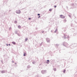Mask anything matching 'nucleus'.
<instances>
[{
	"label": "nucleus",
	"instance_id": "nucleus-1",
	"mask_svg": "<svg viewBox=\"0 0 77 77\" xmlns=\"http://www.w3.org/2000/svg\"><path fill=\"white\" fill-rule=\"evenodd\" d=\"M60 16L61 18H65V16H63V15H60Z\"/></svg>",
	"mask_w": 77,
	"mask_h": 77
},
{
	"label": "nucleus",
	"instance_id": "nucleus-6",
	"mask_svg": "<svg viewBox=\"0 0 77 77\" xmlns=\"http://www.w3.org/2000/svg\"><path fill=\"white\" fill-rule=\"evenodd\" d=\"M18 28H19V29H20V28L21 27V26H18Z\"/></svg>",
	"mask_w": 77,
	"mask_h": 77
},
{
	"label": "nucleus",
	"instance_id": "nucleus-13",
	"mask_svg": "<svg viewBox=\"0 0 77 77\" xmlns=\"http://www.w3.org/2000/svg\"><path fill=\"white\" fill-rule=\"evenodd\" d=\"M38 16L40 15V14H38Z\"/></svg>",
	"mask_w": 77,
	"mask_h": 77
},
{
	"label": "nucleus",
	"instance_id": "nucleus-9",
	"mask_svg": "<svg viewBox=\"0 0 77 77\" xmlns=\"http://www.w3.org/2000/svg\"><path fill=\"white\" fill-rule=\"evenodd\" d=\"M65 71H66L65 70H64L63 71V72H64V73H65Z\"/></svg>",
	"mask_w": 77,
	"mask_h": 77
},
{
	"label": "nucleus",
	"instance_id": "nucleus-3",
	"mask_svg": "<svg viewBox=\"0 0 77 77\" xmlns=\"http://www.w3.org/2000/svg\"><path fill=\"white\" fill-rule=\"evenodd\" d=\"M49 62H50V61H49V60H47L46 63H48Z\"/></svg>",
	"mask_w": 77,
	"mask_h": 77
},
{
	"label": "nucleus",
	"instance_id": "nucleus-14",
	"mask_svg": "<svg viewBox=\"0 0 77 77\" xmlns=\"http://www.w3.org/2000/svg\"><path fill=\"white\" fill-rule=\"evenodd\" d=\"M54 8H56V6H54Z\"/></svg>",
	"mask_w": 77,
	"mask_h": 77
},
{
	"label": "nucleus",
	"instance_id": "nucleus-16",
	"mask_svg": "<svg viewBox=\"0 0 77 77\" xmlns=\"http://www.w3.org/2000/svg\"><path fill=\"white\" fill-rule=\"evenodd\" d=\"M40 16H39L38 17V18H40Z\"/></svg>",
	"mask_w": 77,
	"mask_h": 77
},
{
	"label": "nucleus",
	"instance_id": "nucleus-2",
	"mask_svg": "<svg viewBox=\"0 0 77 77\" xmlns=\"http://www.w3.org/2000/svg\"><path fill=\"white\" fill-rule=\"evenodd\" d=\"M21 12V11H20V10H17L16 11V13H17V14H20Z\"/></svg>",
	"mask_w": 77,
	"mask_h": 77
},
{
	"label": "nucleus",
	"instance_id": "nucleus-10",
	"mask_svg": "<svg viewBox=\"0 0 77 77\" xmlns=\"http://www.w3.org/2000/svg\"><path fill=\"white\" fill-rule=\"evenodd\" d=\"M66 20H64V22H66Z\"/></svg>",
	"mask_w": 77,
	"mask_h": 77
},
{
	"label": "nucleus",
	"instance_id": "nucleus-12",
	"mask_svg": "<svg viewBox=\"0 0 77 77\" xmlns=\"http://www.w3.org/2000/svg\"><path fill=\"white\" fill-rule=\"evenodd\" d=\"M14 23H17V21H15L14 22Z\"/></svg>",
	"mask_w": 77,
	"mask_h": 77
},
{
	"label": "nucleus",
	"instance_id": "nucleus-17",
	"mask_svg": "<svg viewBox=\"0 0 77 77\" xmlns=\"http://www.w3.org/2000/svg\"><path fill=\"white\" fill-rule=\"evenodd\" d=\"M7 46H8V44H7Z\"/></svg>",
	"mask_w": 77,
	"mask_h": 77
},
{
	"label": "nucleus",
	"instance_id": "nucleus-7",
	"mask_svg": "<svg viewBox=\"0 0 77 77\" xmlns=\"http://www.w3.org/2000/svg\"><path fill=\"white\" fill-rule=\"evenodd\" d=\"M54 71H56V68H54Z\"/></svg>",
	"mask_w": 77,
	"mask_h": 77
},
{
	"label": "nucleus",
	"instance_id": "nucleus-15",
	"mask_svg": "<svg viewBox=\"0 0 77 77\" xmlns=\"http://www.w3.org/2000/svg\"><path fill=\"white\" fill-rule=\"evenodd\" d=\"M30 19H31L30 18H29V20H30Z\"/></svg>",
	"mask_w": 77,
	"mask_h": 77
},
{
	"label": "nucleus",
	"instance_id": "nucleus-8",
	"mask_svg": "<svg viewBox=\"0 0 77 77\" xmlns=\"http://www.w3.org/2000/svg\"><path fill=\"white\" fill-rule=\"evenodd\" d=\"M49 11H52V9H50L49 10Z\"/></svg>",
	"mask_w": 77,
	"mask_h": 77
},
{
	"label": "nucleus",
	"instance_id": "nucleus-11",
	"mask_svg": "<svg viewBox=\"0 0 77 77\" xmlns=\"http://www.w3.org/2000/svg\"><path fill=\"white\" fill-rule=\"evenodd\" d=\"M27 38H26L25 39V41H27Z\"/></svg>",
	"mask_w": 77,
	"mask_h": 77
},
{
	"label": "nucleus",
	"instance_id": "nucleus-5",
	"mask_svg": "<svg viewBox=\"0 0 77 77\" xmlns=\"http://www.w3.org/2000/svg\"><path fill=\"white\" fill-rule=\"evenodd\" d=\"M12 43L13 44H14V45H15V42H12Z\"/></svg>",
	"mask_w": 77,
	"mask_h": 77
},
{
	"label": "nucleus",
	"instance_id": "nucleus-18",
	"mask_svg": "<svg viewBox=\"0 0 77 77\" xmlns=\"http://www.w3.org/2000/svg\"><path fill=\"white\" fill-rule=\"evenodd\" d=\"M9 45H10V44H9Z\"/></svg>",
	"mask_w": 77,
	"mask_h": 77
},
{
	"label": "nucleus",
	"instance_id": "nucleus-4",
	"mask_svg": "<svg viewBox=\"0 0 77 77\" xmlns=\"http://www.w3.org/2000/svg\"><path fill=\"white\" fill-rule=\"evenodd\" d=\"M23 56H26V53H24V54H23Z\"/></svg>",
	"mask_w": 77,
	"mask_h": 77
}]
</instances>
